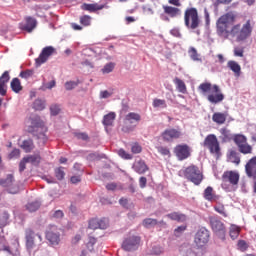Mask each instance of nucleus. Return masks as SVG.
<instances>
[{
  "label": "nucleus",
  "instance_id": "nucleus-59",
  "mask_svg": "<svg viewBox=\"0 0 256 256\" xmlns=\"http://www.w3.org/2000/svg\"><path fill=\"white\" fill-rule=\"evenodd\" d=\"M245 53V48L243 47H235L234 48V56L235 57H243Z\"/></svg>",
  "mask_w": 256,
  "mask_h": 256
},
{
  "label": "nucleus",
  "instance_id": "nucleus-23",
  "mask_svg": "<svg viewBox=\"0 0 256 256\" xmlns=\"http://www.w3.org/2000/svg\"><path fill=\"white\" fill-rule=\"evenodd\" d=\"M82 9L84 11H89L90 13H95V11H101V9H109V6L107 4H83Z\"/></svg>",
  "mask_w": 256,
  "mask_h": 256
},
{
  "label": "nucleus",
  "instance_id": "nucleus-46",
  "mask_svg": "<svg viewBox=\"0 0 256 256\" xmlns=\"http://www.w3.org/2000/svg\"><path fill=\"white\" fill-rule=\"evenodd\" d=\"M9 221V212L3 211L0 215V223L4 225V227H7V223Z\"/></svg>",
  "mask_w": 256,
  "mask_h": 256
},
{
  "label": "nucleus",
  "instance_id": "nucleus-51",
  "mask_svg": "<svg viewBox=\"0 0 256 256\" xmlns=\"http://www.w3.org/2000/svg\"><path fill=\"white\" fill-rule=\"evenodd\" d=\"M118 155H119V157H121L122 159H126V160L133 159V155L127 153V151H125L124 149H120V150L118 151Z\"/></svg>",
  "mask_w": 256,
  "mask_h": 256
},
{
  "label": "nucleus",
  "instance_id": "nucleus-26",
  "mask_svg": "<svg viewBox=\"0 0 256 256\" xmlns=\"http://www.w3.org/2000/svg\"><path fill=\"white\" fill-rule=\"evenodd\" d=\"M166 217H168V219H171V221H177L178 223H185V221H187V216L179 212H172L170 214H167Z\"/></svg>",
  "mask_w": 256,
  "mask_h": 256
},
{
  "label": "nucleus",
  "instance_id": "nucleus-42",
  "mask_svg": "<svg viewBox=\"0 0 256 256\" xmlns=\"http://www.w3.org/2000/svg\"><path fill=\"white\" fill-rule=\"evenodd\" d=\"M157 223H159L157 221V219L146 218L143 220L142 225L146 228H149V227H155V225H157Z\"/></svg>",
  "mask_w": 256,
  "mask_h": 256
},
{
  "label": "nucleus",
  "instance_id": "nucleus-10",
  "mask_svg": "<svg viewBox=\"0 0 256 256\" xmlns=\"http://www.w3.org/2000/svg\"><path fill=\"white\" fill-rule=\"evenodd\" d=\"M209 239H211V233L209 232V230H207V228L202 227L196 232L194 237V243L198 247H205V245L209 243Z\"/></svg>",
  "mask_w": 256,
  "mask_h": 256
},
{
  "label": "nucleus",
  "instance_id": "nucleus-31",
  "mask_svg": "<svg viewBox=\"0 0 256 256\" xmlns=\"http://www.w3.org/2000/svg\"><path fill=\"white\" fill-rule=\"evenodd\" d=\"M10 87L14 93H20V91H23V86H21V80L19 78H13Z\"/></svg>",
  "mask_w": 256,
  "mask_h": 256
},
{
  "label": "nucleus",
  "instance_id": "nucleus-2",
  "mask_svg": "<svg viewBox=\"0 0 256 256\" xmlns=\"http://www.w3.org/2000/svg\"><path fill=\"white\" fill-rule=\"evenodd\" d=\"M235 25V14L228 12L222 15L216 22V33L223 39H229V31L231 26Z\"/></svg>",
  "mask_w": 256,
  "mask_h": 256
},
{
  "label": "nucleus",
  "instance_id": "nucleus-16",
  "mask_svg": "<svg viewBox=\"0 0 256 256\" xmlns=\"http://www.w3.org/2000/svg\"><path fill=\"white\" fill-rule=\"evenodd\" d=\"M53 53H55V49L53 48V46H47L43 48L39 57L36 59L37 65H43V63H46L47 59H49V57H51Z\"/></svg>",
  "mask_w": 256,
  "mask_h": 256
},
{
  "label": "nucleus",
  "instance_id": "nucleus-47",
  "mask_svg": "<svg viewBox=\"0 0 256 256\" xmlns=\"http://www.w3.org/2000/svg\"><path fill=\"white\" fill-rule=\"evenodd\" d=\"M39 207H41V204L39 202H32L26 205V208L30 211V213L37 211Z\"/></svg>",
  "mask_w": 256,
  "mask_h": 256
},
{
  "label": "nucleus",
  "instance_id": "nucleus-56",
  "mask_svg": "<svg viewBox=\"0 0 256 256\" xmlns=\"http://www.w3.org/2000/svg\"><path fill=\"white\" fill-rule=\"evenodd\" d=\"M35 72L33 71V70H25V71H22L21 73H20V77L22 78V79H29L30 77H33V74H34Z\"/></svg>",
  "mask_w": 256,
  "mask_h": 256
},
{
  "label": "nucleus",
  "instance_id": "nucleus-33",
  "mask_svg": "<svg viewBox=\"0 0 256 256\" xmlns=\"http://www.w3.org/2000/svg\"><path fill=\"white\" fill-rule=\"evenodd\" d=\"M125 121L128 123H139V121H141V115L135 112H130L125 116Z\"/></svg>",
  "mask_w": 256,
  "mask_h": 256
},
{
  "label": "nucleus",
  "instance_id": "nucleus-64",
  "mask_svg": "<svg viewBox=\"0 0 256 256\" xmlns=\"http://www.w3.org/2000/svg\"><path fill=\"white\" fill-rule=\"evenodd\" d=\"M139 185L141 189H145V187H147V178L145 176L140 177Z\"/></svg>",
  "mask_w": 256,
  "mask_h": 256
},
{
  "label": "nucleus",
  "instance_id": "nucleus-48",
  "mask_svg": "<svg viewBox=\"0 0 256 256\" xmlns=\"http://www.w3.org/2000/svg\"><path fill=\"white\" fill-rule=\"evenodd\" d=\"M189 55L193 61H201V58H199V53H197V49L194 47L190 48Z\"/></svg>",
  "mask_w": 256,
  "mask_h": 256
},
{
  "label": "nucleus",
  "instance_id": "nucleus-35",
  "mask_svg": "<svg viewBox=\"0 0 256 256\" xmlns=\"http://www.w3.org/2000/svg\"><path fill=\"white\" fill-rule=\"evenodd\" d=\"M21 148L25 151V153H31L33 149H35V145L33 144V140L28 139L22 142Z\"/></svg>",
  "mask_w": 256,
  "mask_h": 256
},
{
  "label": "nucleus",
  "instance_id": "nucleus-20",
  "mask_svg": "<svg viewBox=\"0 0 256 256\" xmlns=\"http://www.w3.org/2000/svg\"><path fill=\"white\" fill-rule=\"evenodd\" d=\"M108 223L106 222L105 219H97V218H93L89 221V229H105L106 227H108Z\"/></svg>",
  "mask_w": 256,
  "mask_h": 256
},
{
  "label": "nucleus",
  "instance_id": "nucleus-24",
  "mask_svg": "<svg viewBox=\"0 0 256 256\" xmlns=\"http://www.w3.org/2000/svg\"><path fill=\"white\" fill-rule=\"evenodd\" d=\"M133 169L139 175H143V173H147V171H149V166L145 164V161L139 160L134 163Z\"/></svg>",
  "mask_w": 256,
  "mask_h": 256
},
{
  "label": "nucleus",
  "instance_id": "nucleus-38",
  "mask_svg": "<svg viewBox=\"0 0 256 256\" xmlns=\"http://www.w3.org/2000/svg\"><path fill=\"white\" fill-rule=\"evenodd\" d=\"M26 161L28 163H31V165L37 166L39 165V163H41V155L39 154L29 155L26 157Z\"/></svg>",
  "mask_w": 256,
  "mask_h": 256
},
{
  "label": "nucleus",
  "instance_id": "nucleus-13",
  "mask_svg": "<svg viewBox=\"0 0 256 256\" xmlns=\"http://www.w3.org/2000/svg\"><path fill=\"white\" fill-rule=\"evenodd\" d=\"M35 237H37L38 243H41V241H43L41 234H35V232L31 228L26 229L25 238H26L27 249H33V247H35V243H37V240H35Z\"/></svg>",
  "mask_w": 256,
  "mask_h": 256
},
{
  "label": "nucleus",
  "instance_id": "nucleus-27",
  "mask_svg": "<svg viewBox=\"0 0 256 256\" xmlns=\"http://www.w3.org/2000/svg\"><path fill=\"white\" fill-rule=\"evenodd\" d=\"M117 117V114L115 112H109L108 114L104 115L103 117V126L104 127H111L113 123L115 122V119Z\"/></svg>",
  "mask_w": 256,
  "mask_h": 256
},
{
  "label": "nucleus",
  "instance_id": "nucleus-53",
  "mask_svg": "<svg viewBox=\"0 0 256 256\" xmlns=\"http://www.w3.org/2000/svg\"><path fill=\"white\" fill-rule=\"evenodd\" d=\"M157 151H158V153H160V155H164V156H168V157L171 156V151L167 147L160 146L157 148Z\"/></svg>",
  "mask_w": 256,
  "mask_h": 256
},
{
  "label": "nucleus",
  "instance_id": "nucleus-34",
  "mask_svg": "<svg viewBox=\"0 0 256 256\" xmlns=\"http://www.w3.org/2000/svg\"><path fill=\"white\" fill-rule=\"evenodd\" d=\"M241 233V227L232 224L229 228V235L231 239L235 240L237 237H239V234Z\"/></svg>",
  "mask_w": 256,
  "mask_h": 256
},
{
  "label": "nucleus",
  "instance_id": "nucleus-37",
  "mask_svg": "<svg viewBox=\"0 0 256 256\" xmlns=\"http://www.w3.org/2000/svg\"><path fill=\"white\" fill-rule=\"evenodd\" d=\"M228 159L230 163H234V165H239L241 163V157H239V154L235 150H231Z\"/></svg>",
  "mask_w": 256,
  "mask_h": 256
},
{
  "label": "nucleus",
  "instance_id": "nucleus-17",
  "mask_svg": "<svg viewBox=\"0 0 256 256\" xmlns=\"http://www.w3.org/2000/svg\"><path fill=\"white\" fill-rule=\"evenodd\" d=\"M26 24L20 23L19 27L22 31H27V33H32L33 29L37 27V20L33 17H26Z\"/></svg>",
  "mask_w": 256,
  "mask_h": 256
},
{
  "label": "nucleus",
  "instance_id": "nucleus-43",
  "mask_svg": "<svg viewBox=\"0 0 256 256\" xmlns=\"http://www.w3.org/2000/svg\"><path fill=\"white\" fill-rule=\"evenodd\" d=\"M239 33H241V24H233L230 26L229 36L231 35L232 37H235V35H239Z\"/></svg>",
  "mask_w": 256,
  "mask_h": 256
},
{
  "label": "nucleus",
  "instance_id": "nucleus-29",
  "mask_svg": "<svg viewBox=\"0 0 256 256\" xmlns=\"http://www.w3.org/2000/svg\"><path fill=\"white\" fill-rule=\"evenodd\" d=\"M212 121L217 123V125H223L227 121V113L215 112L212 115Z\"/></svg>",
  "mask_w": 256,
  "mask_h": 256
},
{
  "label": "nucleus",
  "instance_id": "nucleus-61",
  "mask_svg": "<svg viewBox=\"0 0 256 256\" xmlns=\"http://www.w3.org/2000/svg\"><path fill=\"white\" fill-rule=\"evenodd\" d=\"M27 163H29V162H27V158L26 157H24L20 161V163H19V172L20 173H23V171H25Z\"/></svg>",
  "mask_w": 256,
  "mask_h": 256
},
{
  "label": "nucleus",
  "instance_id": "nucleus-49",
  "mask_svg": "<svg viewBox=\"0 0 256 256\" xmlns=\"http://www.w3.org/2000/svg\"><path fill=\"white\" fill-rule=\"evenodd\" d=\"M80 23L81 25H84V27H89V25H91V16L84 15L80 17Z\"/></svg>",
  "mask_w": 256,
  "mask_h": 256
},
{
  "label": "nucleus",
  "instance_id": "nucleus-63",
  "mask_svg": "<svg viewBox=\"0 0 256 256\" xmlns=\"http://www.w3.org/2000/svg\"><path fill=\"white\" fill-rule=\"evenodd\" d=\"M113 95V92H109L107 90L101 91L100 92V99H109Z\"/></svg>",
  "mask_w": 256,
  "mask_h": 256
},
{
  "label": "nucleus",
  "instance_id": "nucleus-21",
  "mask_svg": "<svg viewBox=\"0 0 256 256\" xmlns=\"http://www.w3.org/2000/svg\"><path fill=\"white\" fill-rule=\"evenodd\" d=\"M162 9L164 10L165 15H168V17H171L172 19H175V17H180L181 15V9L178 7L163 5Z\"/></svg>",
  "mask_w": 256,
  "mask_h": 256
},
{
  "label": "nucleus",
  "instance_id": "nucleus-15",
  "mask_svg": "<svg viewBox=\"0 0 256 256\" xmlns=\"http://www.w3.org/2000/svg\"><path fill=\"white\" fill-rule=\"evenodd\" d=\"M245 173L249 179L256 181V156L252 157L245 165Z\"/></svg>",
  "mask_w": 256,
  "mask_h": 256
},
{
  "label": "nucleus",
  "instance_id": "nucleus-7",
  "mask_svg": "<svg viewBox=\"0 0 256 256\" xmlns=\"http://www.w3.org/2000/svg\"><path fill=\"white\" fill-rule=\"evenodd\" d=\"M203 145L212 155H221V146L219 145V140L215 134L206 136Z\"/></svg>",
  "mask_w": 256,
  "mask_h": 256
},
{
  "label": "nucleus",
  "instance_id": "nucleus-4",
  "mask_svg": "<svg viewBox=\"0 0 256 256\" xmlns=\"http://www.w3.org/2000/svg\"><path fill=\"white\" fill-rule=\"evenodd\" d=\"M184 25L187 29H199L201 27V18H199V11L197 8H187L184 12Z\"/></svg>",
  "mask_w": 256,
  "mask_h": 256
},
{
  "label": "nucleus",
  "instance_id": "nucleus-62",
  "mask_svg": "<svg viewBox=\"0 0 256 256\" xmlns=\"http://www.w3.org/2000/svg\"><path fill=\"white\" fill-rule=\"evenodd\" d=\"M95 243H97V239H95L94 237H89V241L87 243V249H89V251H91L93 249V245H95Z\"/></svg>",
  "mask_w": 256,
  "mask_h": 256
},
{
  "label": "nucleus",
  "instance_id": "nucleus-22",
  "mask_svg": "<svg viewBox=\"0 0 256 256\" xmlns=\"http://www.w3.org/2000/svg\"><path fill=\"white\" fill-rule=\"evenodd\" d=\"M203 197L206 201H210V203H213L214 201L219 200V196L215 194V190H213V187L208 186L203 193Z\"/></svg>",
  "mask_w": 256,
  "mask_h": 256
},
{
  "label": "nucleus",
  "instance_id": "nucleus-45",
  "mask_svg": "<svg viewBox=\"0 0 256 256\" xmlns=\"http://www.w3.org/2000/svg\"><path fill=\"white\" fill-rule=\"evenodd\" d=\"M113 69H115V63L110 62L108 64H106L103 68H102V73L104 75H107L109 73H112Z\"/></svg>",
  "mask_w": 256,
  "mask_h": 256
},
{
  "label": "nucleus",
  "instance_id": "nucleus-54",
  "mask_svg": "<svg viewBox=\"0 0 256 256\" xmlns=\"http://www.w3.org/2000/svg\"><path fill=\"white\" fill-rule=\"evenodd\" d=\"M215 211L222 215L223 217H227V212H225V206L218 204L214 207Z\"/></svg>",
  "mask_w": 256,
  "mask_h": 256
},
{
  "label": "nucleus",
  "instance_id": "nucleus-14",
  "mask_svg": "<svg viewBox=\"0 0 256 256\" xmlns=\"http://www.w3.org/2000/svg\"><path fill=\"white\" fill-rule=\"evenodd\" d=\"M161 137L163 141L171 142L181 137V131L175 128H168L162 132Z\"/></svg>",
  "mask_w": 256,
  "mask_h": 256
},
{
  "label": "nucleus",
  "instance_id": "nucleus-12",
  "mask_svg": "<svg viewBox=\"0 0 256 256\" xmlns=\"http://www.w3.org/2000/svg\"><path fill=\"white\" fill-rule=\"evenodd\" d=\"M174 155H176L178 161H185L191 157V147L187 144H178L174 148Z\"/></svg>",
  "mask_w": 256,
  "mask_h": 256
},
{
  "label": "nucleus",
  "instance_id": "nucleus-32",
  "mask_svg": "<svg viewBox=\"0 0 256 256\" xmlns=\"http://www.w3.org/2000/svg\"><path fill=\"white\" fill-rule=\"evenodd\" d=\"M174 84L176 85V89L179 91V93H187V85H185V82L183 80L176 77L174 79Z\"/></svg>",
  "mask_w": 256,
  "mask_h": 256
},
{
  "label": "nucleus",
  "instance_id": "nucleus-18",
  "mask_svg": "<svg viewBox=\"0 0 256 256\" xmlns=\"http://www.w3.org/2000/svg\"><path fill=\"white\" fill-rule=\"evenodd\" d=\"M253 31V28H251V22L247 21L242 29H240V33L238 34V41H245L248 37L251 36V32Z\"/></svg>",
  "mask_w": 256,
  "mask_h": 256
},
{
  "label": "nucleus",
  "instance_id": "nucleus-60",
  "mask_svg": "<svg viewBox=\"0 0 256 256\" xmlns=\"http://www.w3.org/2000/svg\"><path fill=\"white\" fill-rule=\"evenodd\" d=\"M21 155V150L15 148L13 149L10 154L8 155L9 159H16L17 157H19Z\"/></svg>",
  "mask_w": 256,
  "mask_h": 256
},
{
  "label": "nucleus",
  "instance_id": "nucleus-8",
  "mask_svg": "<svg viewBox=\"0 0 256 256\" xmlns=\"http://www.w3.org/2000/svg\"><path fill=\"white\" fill-rule=\"evenodd\" d=\"M141 245V237L129 234L122 243L124 251H137Z\"/></svg>",
  "mask_w": 256,
  "mask_h": 256
},
{
  "label": "nucleus",
  "instance_id": "nucleus-28",
  "mask_svg": "<svg viewBox=\"0 0 256 256\" xmlns=\"http://www.w3.org/2000/svg\"><path fill=\"white\" fill-rule=\"evenodd\" d=\"M46 239L51 243V245H59V241H61L59 233H55L53 231H48L46 233Z\"/></svg>",
  "mask_w": 256,
  "mask_h": 256
},
{
  "label": "nucleus",
  "instance_id": "nucleus-36",
  "mask_svg": "<svg viewBox=\"0 0 256 256\" xmlns=\"http://www.w3.org/2000/svg\"><path fill=\"white\" fill-rule=\"evenodd\" d=\"M238 150L243 154V155H251L253 153V146L249 145V143H244L240 146H238Z\"/></svg>",
  "mask_w": 256,
  "mask_h": 256
},
{
  "label": "nucleus",
  "instance_id": "nucleus-1",
  "mask_svg": "<svg viewBox=\"0 0 256 256\" xmlns=\"http://www.w3.org/2000/svg\"><path fill=\"white\" fill-rule=\"evenodd\" d=\"M198 91L202 95H207L206 99L212 105H219L225 100V94L221 90V87L217 84H211V82H204L198 86Z\"/></svg>",
  "mask_w": 256,
  "mask_h": 256
},
{
  "label": "nucleus",
  "instance_id": "nucleus-30",
  "mask_svg": "<svg viewBox=\"0 0 256 256\" xmlns=\"http://www.w3.org/2000/svg\"><path fill=\"white\" fill-rule=\"evenodd\" d=\"M220 139H222L223 143H227L229 141H231V139H233V134H231V130L227 129V128H222L220 129Z\"/></svg>",
  "mask_w": 256,
  "mask_h": 256
},
{
  "label": "nucleus",
  "instance_id": "nucleus-44",
  "mask_svg": "<svg viewBox=\"0 0 256 256\" xmlns=\"http://www.w3.org/2000/svg\"><path fill=\"white\" fill-rule=\"evenodd\" d=\"M63 167H58L55 169V177L58 181H63L65 179V171Z\"/></svg>",
  "mask_w": 256,
  "mask_h": 256
},
{
  "label": "nucleus",
  "instance_id": "nucleus-57",
  "mask_svg": "<svg viewBox=\"0 0 256 256\" xmlns=\"http://www.w3.org/2000/svg\"><path fill=\"white\" fill-rule=\"evenodd\" d=\"M237 246L240 251H247L249 249V245L245 240H239Z\"/></svg>",
  "mask_w": 256,
  "mask_h": 256
},
{
  "label": "nucleus",
  "instance_id": "nucleus-9",
  "mask_svg": "<svg viewBox=\"0 0 256 256\" xmlns=\"http://www.w3.org/2000/svg\"><path fill=\"white\" fill-rule=\"evenodd\" d=\"M239 179L240 175L239 172L233 171V170H228L225 171L222 174V183L223 185H231V187H234L237 189V185H239Z\"/></svg>",
  "mask_w": 256,
  "mask_h": 256
},
{
  "label": "nucleus",
  "instance_id": "nucleus-58",
  "mask_svg": "<svg viewBox=\"0 0 256 256\" xmlns=\"http://www.w3.org/2000/svg\"><path fill=\"white\" fill-rule=\"evenodd\" d=\"M131 151L134 154H138L143 151V148L141 147V145H139V143H134L132 144Z\"/></svg>",
  "mask_w": 256,
  "mask_h": 256
},
{
  "label": "nucleus",
  "instance_id": "nucleus-40",
  "mask_svg": "<svg viewBox=\"0 0 256 256\" xmlns=\"http://www.w3.org/2000/svg\"><path fill=\"white\" fill-rule=\"evenodd\" d=\"M152 105H153V107H154L155 109H159V107H160L161 109H167V102H166L165 100H163V99L155 98V99L153 100Z\"/></svg>",
  "mask_w": 256,
  "mask_h": 256
},
{
  "label": "nucleus",
  "instance_id": "nucleus-41",
  "mask_svg": "<svg viewBox=\"0 0 256 256\" xmlns=\"http://www.w3.org/2000/svg\"><path fill=\"white\" fill-rule=\"evenodd\" d=\"M32 108L35 111H43V109H45V101L41 99H36L32 104Z\"/></svg>",
  "mask_w": 256,
  "mask_h": 256
},
{
  "label": "nucleus",
  "instance_id": "nucleus-5",
  "mask_svg": "<svg viewBox=\"0 0 256 256\" xmlns=\"http://www.w3.org/2000/svg\"><path fill=\"white\" fill-rule=\"evenodd\" d=\"M183 175L185 179H187L191 183H194V185H201V182L203 181V173L196 165L188 166L183 171Z\"/></svg>",
  "mask_w": 256,
  "mask_h": 256
},
{
  "label": "nucleus",
  "instance_id": "nucleus-55",
  "mask_svg": "<svg viewBox=\"0 0 256 256\" xmlns=\"http://www.w3.org/2000/svg\"><path fill=\"white\" fill-rule=\"evenodd\" d=\"M61 112V108L59 107V105L57 104H52L50 106V113L53 116L59 115V113Z\"/></svg>",
  "mask_w": 256,
  "mask_h": 256
},
{
  "label": "nucleus",
  "instance_id": "nucleus-39",
  "mask_svg": "<svg viewBox=\"0 0 256 256\" xmlns=\"http://www.w3.org/2000/svg\"><path fill=\"white\" fill-rule=\"evenodd\" d=\"M232 139L237 147H240V145H244V143H247V137H245V135L243 134H236Z\"/></svg>",
  "mask_w": 256,
  "mask_h": 256
},
{
  "label": "nucleus",
  "instance_id": "nucleus-25",
  "mask_svg": "<svg viewBox=\"0 0 256 256\" xmlns=\"http://www.w3.org/2000/svg\"><path fill=\"white\" fill-rule=\"evenodd\" d=\"M227 67L230 71H233L236 77H241V65L235 60H230L227 62Z\"/></svg>",
  "mask_w": 256,
  "mask_h": 256
},
{
  "label": "nucleus",
  "instance_id": "nucleus-6",
  "mask_svg": "<svg viewBox=\"0 0 256 256\" xmlns=\"http://www.w3.org/2000/svg\"><path fill=\"white\" fill-rule=\"evenodd\" d=\"M209 221H210V227L214 235H216V237H218L222 241H225V237L227 235V228L225 227V224L221 220L213 216L209 218Z\"/></svg>",
  "mask_w": 256,
  "mask_h": 256
},
{
  "label": "nucleus",
  "instance_id": "nucleus-11",
  "mask_svg": "<svg viewBox=\"0 0 256 256\" xmlns=\"http://www.w3.org/2000/svg\"><path fill=\"white\" fill-rule=\"evenodd\" d=\"M1 187H5L8 193L15 195L19 193V186L15 184V178L12 174L7 175L6 179H0Z\"/></svg>",
  "mask_w": 256,
  "mask_h": 256
},
{
  "label": "nucleus",
  "instance_id": "nucleus-3",
  "mask_svg": "<svg viewBox=\"0 0 256 256\" xmlns=\"http://www.w3.org/2000/svg\"><path fill=\"white\" fill-rule=\"evenodd\" d=\"M26 131L34 137H37V139H45L47 126H45V122L41 119L40 116H34L28 119Z\"/></svg>",
  "mask_w": 256,
  "mask_h": 256
},
{
  "label": "nucleus",
  "instance_id": "nucleus-50",
  "mask_svg": "<svg viewBox=\"0 0 256 256\" xmlns=\"http://www.w3.org/2000/svg\"><path fill=\"white\" fill-rule=\"evenodd\" d=\"M79 85V80L78 81H68L65 83V89L66 91H72V89H75Z\"/></svg>",
  "mask_w": 256,
  "mask_h": 256
},
{
  "label": "nucleus",
  "instance_id": "nucleus-19",
  "mask_svg": "<svg viewBox=\"0 0 256 256\" xmlns=\"http://www.w3.org/2000/svg\"><path fill=\"white\" fill-rule=\"evenodd\" d=\"M9 79H11L9 71H5L0 77V95L3 97L7 95V83H9Z\"/></svg>",
  "mask_w": 256,
  "mask_h": 256
},
{
  "label": "nucleus",
  "instance_id": "nucleus-52",
  "mask_svg": "<svg viewBox=\"0 0 256 256\" xmlns=\"http://www.w3.org/2000/svg\"><path fill=\"white\" fill-rule=\"evenodd\" d=\"M74 136L76 139H81L82 141H89V135L85 132H75Z\"/></svg>",
  "mask_w": 256,
  "mask_h": 256
}]
</instances>
